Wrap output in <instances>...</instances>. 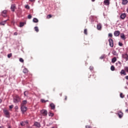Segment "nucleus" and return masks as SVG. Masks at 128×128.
<instances>
[{"label": "nucleus", "instance_id": "49530a36", "mask_svg": "<svg viewBox=\"0 0 128 128\" xmlns=\"http://www.w3.org/2000/svg\"><path fill=\"white\" fill-rule=\"evenodd\" d=\"M14 36H18V32H15L14 33Z\"/></svg>", "mask_w": 128, "mask_h": 128}, {"label": "nucleus", "instance_id": "a878e982", "mask_svg": "<svg viewBox=\"0 0 128 128\" xmlns=\"http://www.w3.org/2000/svg\"><path fill=\"white\" fill-rule=\"evenodd\" d=\"M40 102L44 104V102H48V100H44V99H41Z\"/></svg>", "mask_w": 128, "mask_h": 128}, {"label": "nucleus", "instance_id": "a211bd4d", "mask_svg": "<svg viewBox=\"0 0 128 128\" xmlns=\"http://www.w3.org/2000/svg\"><path fill=\"white\" fill-rule=\"evenodd\" d=\"M116 62V58L114 57L112 60V62L114 64Z\"/></svg>", "mask_w": 128, "mask_h": 128}, {"label": "nucleus", "instance_id": "6e6d98bb", "mask_svg": "<svg viewBox=\"0 0 128 128\" xmlns=\"http://www.w3.org/2000/svg\"><path fill=\"white\" fill-rule=\"evenodd\" d=\"M30 58H31V59L32 60V56H30Z\"/></svg>", "mask_w": 128, "mask_h": 128}, {"label": "nucleus", "instance_id": "a18cd8bd", "mask_svg": "<svg viewBox=\"0 0 128 128\" xmlns=\"http://www.w3.org/2000/svg\"><path fill=\"white\" fill-rule=\"evenodd\" d=\"M92 76L94 77V78H96V74H93Z\"/></svg>", "mask_w": 128, "mask_h": 128}, {"label": "nucleus", "instance_id": "4468645a", "mask_svg": "<svg viewBox=\"0 0 128 128\" xmlns=\"http://www.w3.org/2000/svg\"><path fill=\"white\" fill-rule=\"evenodd\" d=\"M120 74H124V76H126V70H122L120 72Z\"/></svg>", "mask_w": 128, "mask_h": 128}, {"label": "nucleus", "instance_id": "c85d7f7f", "mask_svg": "<svg viewBox=\"0 0 128 128\" xmlns=\"http://www.w3.org/2000/svg\"><path fill=\"white\" fill-rule=\"evenodd\" d=\"M110 70L112 71L114 70H115L114 66H112L111 67H110Z\"/></svg>", "mask_w": 128, "mask_h": 128}, {"label": "nucleus", "instance_id": "2eb2a0df", "mask_svg": "<svg viewBox=\"0 0 128 128\" xmlns=\"http://www.w3.org/2000/svg\"><path fill=\"white\" fill-rule=\"evenodd\" d=\"M104 4L106 6H108L110 4V0H105L104 1Z\"/></svg>", "mask_w": 128, "mask_h": 128}, {"label": "nucleus", "instance_id": "864d4df0", "mask_svg": "<svg viewBox=\"0 0 128 128\" xmlns=\"http://www.w3.org/2000/svg\"><path fill=\"white\" fill-rule=\"evenodd\" d=\"M0 104H2V100L0 99Z\"/></svg>", "mask_w": 128, "mask_h": 128}, {"label": "nucleus", "instance_id": "e433bc0d", "mask_svg": "<svg viewBox=\"0 0 128 128\" xmlns=\"http://www.w3.org/2000/svg\"><path fill=\"white\" fill-rule=\"evenodd\" d=\"M108 36H109L110 38H112V33H110V34H108Z\"/></svg>", "mask_w": 128, "mask_h": 128}, {"label": "nucleus", "instance_id": "7c9ffc66", "mask_svg": "<svg viewBox=\"0 0 128 128\" xmlns=\"http://www.w3.org/2000/svg\"><path fill=\"white\" fill-rule=\"evenodd\" d=\"M48 116H54V113H52L50 112L48 113Z\"/></svg>", "mask_w": 128, "mask_h": 128}, {"label": "nucleus", "instance_id": "13d9d810", "mask_svg": "<svg viewBox=\"0 0 128 128\" xmlns=\"http://www.w3.org/2000/svg\"><path fill=\"white\" fill-rule=\"evenodd\" d=\"M65 100H66V97Z\"/></svg>", "mask_w": 128, "mask_h": 128}, {"label": "nucleus", "instance_id": "72a5a7b5", "mask_svg": "<svg viewBox=\"0 0 128 128\" xmlns=\"http://www.w3.org/2000/svg\"><path fill=\"white\" fill-rule=\"evenodd\" d=\"M100 60H104V55H102L100 58Z\"/></svg>", "mask_w": 128, "mask_h": 128}, {"label": "nucleus", "instance_id": "79ce46f5", "mask_svg": "<svg viewBox=\"0 0 128 128\" xmlns=\"http://www.w3.org/2000/svg\"><path fill=\"white\" fill-rule=\"evenodd\" d=\"M10 108L12 109V108H14V105H11L9 106Z\"/></svg>", "mask_w": 128, "mask_h": 128}, {"label": "nucleus", "instance_id": "7ed1b4c3", "mask_svg": "<svg viewBox=\"0 0 128 128\" xmlns=\"http://www.w3.org/2000/svg\"><path fill=\"white\" fill-rule=\"evenodd\" d=\"M122 58H124V60H126V62H128V53H124V54H122Z\"/></svg>", "mask_w": 128, "mask_h": 128}, {"label": "nucleus", "instance_id": "5fc2aeb1", "mask_svg": "<svg viewBox=\"0 0 128 128\" xmlns=\"http://www.w3.org/2000/svg\"><path fill=\"white\" fill-rule=\"evenodd\" d=\"M96 0H92V2H94Z\"/></svg>", "mask_w": 128, "mask_h": 128}, {"label": "nucleus", "instance_id": "39448f33", "mask_svg": "<svg viewBox=\"0 0 128 128\" xmlns=\"http://www.w3.org/2000/svg\"><path fill=\"white\" fill-rule=\"evenodd\" d=\"M108 42H109V45L110 46L111 48H114V40H112V38H110L108 40Z\"/></svg>", "mask_w": 128, "mask_h": 128}, {"label": "nucleus", "instance_id": "2f4dec72", "mask_svg": "<svg viewBox=\"0 0 128 128\" xmlns=\"http://www.w3.org/2000/svg\"><path fill=\"white\" fill-rule=\"evenodd\" d=\"M24 22H20V28H22L24 26Z\"/></svg>", "mask_w": 128, "mask_h": 128}, {"label": "nucleus", "instance_id": "58836bf2", "mask_svg": "<svg viewBox=\"0 0 128 128\" xmlns=\"http://www.w3.org/2000/svg\"><path fill=\"white\" fill-rule=\"evenodd\" d=\"M90 70H94V67L92 66H90Z\"/></svg>", "mask_w": 128, "mask_h": 128}, {"label": "nucleus", "instance_id": "9d476101", "mask_svg": "<svg viewBox=\"0 0 128 128\" xmlns=\"http://www.w3.org/2000/svg\"><path fill=\"white\" fill-rule=\"evenodd\" d=\"M11 10L12 12H14V10H16V4H13L11 6Z\"/></svg>", "mask_w": 128, "mask_h": 128}, {"label": "nucleus", "instance_id": "aec40b11", "mask_svg": "<svg viewBox=\"0 0 128 128\" xmlns=\"http://www.w3.org/2000/svg\"><path fill=\"white\" fill-rule=\"evenodd\" d=\"M128 2V0H122V4H126Z\"/></svg>", "mask_w": 128, "mask_h": 128}, {"label": "nucleus", "instance_id": "b1692460", "mask_svg": "<svg viewBox=\"0 0 128 128\" xmlns=\"http://www.w3.org/2000/svg\"><path fill=\"white\" fill-rule=\"evenodd\" d=\"M33 22H38V20L36 18H34L33 19Z\"/></svg>", "mask_w": 128, "mask_h": 128}, {"label": "nucleus", "instance_id": "9b49d317", "mask_svg": "<svg viewBox=\"0 0 128 128\" xmlns=\"http://www.w3.org/2000/svg\"><path fill=\"white\" fill-rule=\"evenodd\" d=\"M97 30H102V24H97Z\"/></svg>", "mask_w": 128, "mask_h": 128}, {"label": "nucleus", "instance_id": "4c0bfd02", "mask_svg": "<svg viewBox=\"0 0 128 128\" xmlns=\"http://www.w3.org/2000/svg\"><path fill=\"white\" fill-rule=\"evenodd\" d=\"M118 46H123L122 43L119 42Z\"/></svg>", "mask_w": 128, "mask_h": 128}, {"label": "nucleus", "instance_id": "412c9836", "mask_svg": "<svg viewBox=\"0 0 128 128\" xmlns=\"http://www.w3.org/2000/svg\"><path fill=\"white\" fill-rule=\"evenodd\" d=\"M112 54L114 56H118V53L116 52V51L113 50L112 52Z\"/></svg>", "mask_w": 128, "mask_h": 128}, {"label": "nucleus", "instance_id": "052dcab7", "mask_svg": "<svg viewBox=\"0 0 128 128\" xmlns=\"http://www.w3.org/2000/svg\"><path fill=\"white\" fill-rule=\"evenodd\" d=\"M52 128H54V127H52Z\"/></svg>", "mask_w": 128, "mask_h": 128}, {"label": "nucleus", "instance_id": "37998d69", "mask_svg": "<svg viewBox=\"0 0 128 128\" xmlns=\"http://www.w3.org/2000/svg\"><path fill=\"white\" fill-rule=\"evenodd\" d=\"M86 128H92V126H86Z\"/></svg>", "mask_w": 128, "mask_h": 128}, {"label": "nucleus", "instance_id": "de8ad7c7", "mask_svg": "<svg viewBox=\"0 0 128 128\" xmlns=\"http://www.w3.org/2000/svg\"><path fill=\"white\" fill-rule=\"evenodd\" d=\"M126 80H128V76H126L125 77Z\"/></svg>", "mask_w": 128, "mask_h": 128}, {"label": "nucleus", "instance_id": "6e6552de", "mask_svg": "<svg viewBox=\"0 0 128 128\" xmlns=\"http://www.w3.org/2000/svg\"><path fill=\"white\" fill-rule=\"evenodd\" d=\"M120 31H115L114 32V36H120Z\"/></svg>", "mask_w": 128, "mask_h": 128}, {"label": "nucleus", "instance_id": "ddd939ff", "mask_svg": "<svg viewBox=\"0 0 128 128\" xmlns=\"http://www.w3.org/2000/svg\"><path fill=\"white\" fill-rule=\"evenodd\" d=\"M8 20H4L2 22H0V26H4L6 24V22H8Z\"/></svg>", "mask_w": 128, "mask_h": 128}, {"label": "nucleus", "instance_id": "20e7f679", "mask_svg": "<svg viewBox=\"0 0 128 128\" xmlns=\"http://www.w3.org/2000/svg\"><path fill=\"white\" fill-rule=\"evenodd\" d=\"M2 16H4V18L8 16V10H3L2 13Z\"/></svg>", "mask_w": 128, "mask_h": 128}, {"label": "nucleus", "instance_id": "a19ab883", "mask_svg": "<svg viewBox=\"0 0 128 128\" xmlns=\"http://www.w3.org/2000/svg\"><path fill=\"white\" fill-rule=\"evenodd\" d=\"M26 8H28V10H30V6H28V5H26Z\"/></svg>", "mask_w": 128, "mask_h": 128}, {"label": "nucleus", "instance_id": "ea45409f", "mask_svg": "<svg viewBox=\"0 0 128 128\" xmlns=\"http://www.w3.org/2000/svg\"><path fill=\"white\" fill-rule=\"evenodd\" d=\"M52 15L49 14L47 16V18H52Z\"/></svg>", "mask_w": 128, "mask_h": 128}, {"label": "nucleus", "instance_id": "c756f323", "mask_svg": "<svg viewBox=\"0 0 128 128\" xmlns=\"http://www.w3.org/2000/svg\"><path fill=\"white\" fill-rule=\"evenodd\" d=\"M124 70L125 72H128V66H125L124 68Z\"/></svg>", "mask_w": 128, "mask_h": 128}, {"label": "nucleus", "instance_id": "423d86ee", "mask_svg": "<svg viewBox=\"0 0 128 128\" xmlns=\"http://www.w3.org/2000/svg\"><path fill=\"white\" fill-rule=\"evenodd\" d=\"M4 112L6 118H10V112L8 110H4Z\"/></svg>", "mask_w": 128, "mask_h": 128}, {"label": "nucleus", "instance_id": "6ab92c4d", "mask_svg": "<svg viewBox=\"0 0 128 128\" xmlns=\"http://www.w3.org/2000/svg\"><path fill=\"white\" fill-rule=\"evenodd\" d=\"M23 72L24 74H28V68H25L23 70Z\"/></svg>", "mask_w": 128, "mask_h": 128}, {"label": "nucleus", "instance_id": "f3484780", "mask_svg": "<svg viewBox=\"0 0 128 128\" xmlns=\"http://www.w3.org/2000/svg\"><path fill=\"white\" fill-rule=\"evenodd\" d=\"M120 38H122V40H126V36H124V34H120Z\"/></svg>", "mask_w": 128, "mask_h": 128}, {"label": "nucleus", "instance_id": "f8f14e48", "mask_svg": "<svg viewBox=\"0 0 128 128\" xmlns=\"http://www.w3.org/2000/svg\"><path fill=\"white\" fill-rule=\"evenodd\" d=\"M34 126H36L37 128H40V124L38 122H35L34 124Z\"/></svg>", "mask_w": 128, "mask_h": 128}, {"label": "nucleus", "instance_id": "393cba45", "mask_svg": "<svg viewBox=\"0 0 128 128\" xmlns=\"http://www.w3.org/2000/svg\"><path fill=\"white\" fill-rule=\"evenodd\" d=\"M26 100H24L22 101V104H21V106H24V104H26Z\"/></svg>", "mask_w": 128, "mask_h": 128}, {"label": "nucleus", "instance_id": "09e8293b", "mask_svg": "<svg viewBox=\"0 0 128 128\" xmlns=\"http://www.w3.org/2000/svg\"><path fill=\"white\" fill-rule=\"evenodd\" d=\"M18 106H15V109L18 110Z\"/></svg>", "mask_w": 128, "mask_h": 128}, {"label": "nucleus", "instance_id": "3c124183", "mask_svg": "<svg viewBox=\"0 0 128 128\" xmlns=\"http://www.w3.org/2000/svg\"><path fill=\"white\" fill-rule=\"evenodd\" d=\"M126 112H128V109L126 110Z\"/></svg>", "mask_w": 128, "mask_h": 128}, {"label": "nucleus", "instance_id": "f03ea898", "mask_svg": "<svg viewBox=\"0 0 128 128\" xmlns=\"http://www.w3.org/2000/svg\"><path fill=\"white\" fill-rule=\"evenodd\" d=\"M27 108H26V106H24V105L21 106V110L22 114H24V112H26Z\"/></svg>", "mask_w": 128, "mask_h": 128}, {"label": "nucleus", "instance_id": "8fccbe9b", "mask_svg": "<svg viewBox=\"0 0 128 128\" xmlns=\"http://www.w3.org/2000/svg\"><path fill=\"white\" fill-rule=\"evenodd\" d=\"M122 96V93H120V96Z\"/></svg>", "mask_w": 128, "mask_h": 128}, {"label": "nucleus", "instance_id": "f704fd0d", "mask_svg": "<svg viewBox=\"0 0 128 128\" xmlns=\"http://www.w3.org/2000/svg\"><path fill=\"white\" fill-rule=\"evenodd\" d=\"M19 60L20 62H24V59H22V58H20Z\"/></svg>", "mask_w": 128, "mask_h": 128}, {"label": "nucleus", "instance_id": "473e14b6", "mask_svg": "<svg viewBox=\"0 0 128 128\" xmlns=\"http://www.w3.org/2000/svg\"><path fill=\"white\" fill-rule=\"evenodd\" d=\"M12 54H8V58H12Z\"/></svg>", "mask_w": 128, "mask_h": 128}, {"label": "nucleus", "instance_id": "0eeeda50", "mask_svg": "<svg viewBox=\"0 0 128 128\" xmlns=\"http://www.w3.org/2000/svg\"><path fill=\"white\" fill-rule=\"evenodd\" d=\"M42 114L43 116H47L48 115V111L46 110H43L40 111Z\"/></svg>", "mask_w": 128, "mask_h": 128}, {"label": "nucleus", "instance_id": "603ef678", "mask_svg": "<svg viewBox=\"0 0 128 128\" xmlns=\"http://www.w3.org/2000/svg\"><path fill=\"white\" fill-rule=\"evenodd\" d=\"M30 2H34V0H29Z\"/></svg>", "mask_w": 128, "mask_h": 128}, {"label": "nucleus", "instance_id": "4be33fe9", "mask_svg": "<svg viewBox=\"0 0 128 128\" xmlns=\"http://www.w3.org/2000/svg\"><path fill=\"white\" fill-rule=\"evenodd\" d=\"M118 115L119 118H122V116H124V114H122V112H119L118 113Z\"/></svg>", "mask_w": 128, "mask_h": 128}, {"label": "nucleus", "instance_id": "4d7b16f0", "mask_svg": "<svg viewBox=\"0 0 128 128\" xmlns=\"http://www.w3.org/2000/svg\"><path fill=\"white\" fill-rule=\"evenodd\" d=\"M122 98H123L124 96H121Z\"/></svg>", "mask_w": 128, "mask_h": 128}, {"label": "nucleus", "instance_id": "f257e3e1", "mask_svg": "<svg viewBox=\"0 0 128 128\" xmlns=\"http://www.w3.org/2000/svg\"><path fill=\"white\" fill-rule=\"evenodd\" d=\"M19 102H20V98L18 96H15L14 98V102L18 104Z\"/></svg>", "mask_w": 128, "mask_h": 128}, {"label": "nucleus", "instance_id": "bf43d9fd", "mask_svg": "<svg viewBox=\"0 0 128 128\" xmlns=\"http://www.w3.org/2000/svg\"><path fill=\"white\" fill-rule=\"evenodd\" d=\"M8 128H10V126H9L8 127Z\"/></svg>", "mask_w": 128, "mask_h": 128}, {"label": "nucleus", "instance_id": "dca6fc26", "mask_svg": "<svg viewBox=\"0 0 128 128\" xmlns=\"http://www.w3.org/2000/svg\"><path fill=\"white\" fill-rule=\"evenodd\" d=\"M50 106L52 108V110H54L56 108V105L52 103L50 104Z\"/></svg>", "mask_w": 128, "mask_h": 128}, {"label": "nucleus", "instance_id": "cd10ccee", "mask_svg": "<svg viewBox=\"0 0 128 128\" xmlns=\"http://www.w3.org/2000/svg\"><path fill=\"white\" fill-rule=\"evenodd\" d=\"M84 34L86 36L88 34V29H84Z\"/></svg>", "mask_w": 128, "mask_h": 128}, {"label": "nucleus", "instance_id": "c03bdc74", "mask_svg": "<svg viewBox=\"0 0 128 128\" xmlns=\"http://www.w3.org/2000/svg\"><path fill=\"white\" fill-rule=\"evenodd\" d=\"M20 124H21V126H24V122H20Z\"/></svg>", "mask_w": 128, "mask_h": 128}, {"label": "nucleus", "instance_id": "bb28decb", "mask_svg": "<svg viewBox=\"0 0 128 128\" xmlns=\"http://www.w3.org/2000/svg\"><path fill=\"white\" fill-rule=\"evenodd\" d=\"M24 95L25 96H28V91L24 92Z\"/></svg>", "mask_w": 128, "mask_h": 128}, {"label": "nucleus", "instance_id": "1a4fd4ad", "mask_svg": "<svg viewBox=\"0 0 128 128\" xmlns=\"http://www.w3.org/2000/svg\"><path fill=\"white\" fill-rule=\"evenodd\" d=\"M126 14H122L120 17L122 20H124V18H126Z\"/></svg>", "mask_w": 128, "mask_h": 128}, {"label": "nucleus", "instance_id": "c9c22d12", "mask_svg": "<svg viewBox=\"0 0 128 128\" xmlns=\"http://www.w3.org/2000/svg\"><path fill=\"white\" fill-rule=\"evenodd\" d=\"M28 18L29 20H30V18H32V15L30 14H29L28 16Z\"/></svg>", "mask_w": 128, "mask_h": 128}, {"label": "nucleus", "instance_id": "5701e85b", "mask_svg": "<svg viewBox=\"0 0 128 128\" xmlns=\"http://www.w3.org/2000/svg\"><path fill=\"white\" fill-rule=\"evenodd\" d=\"M34 28V30L36 32H39L38 27L35 26Z\"/></svg>", "mask_w": 128, "mask_h": 128}]
</instances>
